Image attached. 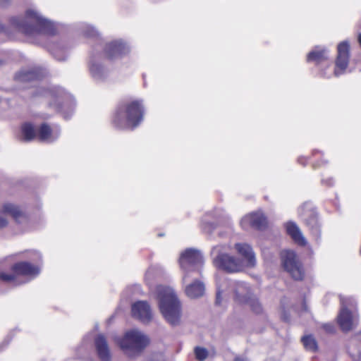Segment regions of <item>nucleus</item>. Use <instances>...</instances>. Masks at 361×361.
Returning a JSON list of instances; mask_svg holds the SVG:
<instances>
[{"label": "nucleus", "instance_id": "nucleus-1", "mask_svg": "<svg viewBox=\"0 0 361 361\" xmlns=\"http://www.w3.org/2000/svg\"><path fill=\"white\" fill-rule=\"evenodd\" d=\"M10 24L13 29L26 35H54L55 32L53 23L42 17L32 9L27 10L23 18L20 17L11 18Z\"/></svg>", "mask_w": 361, "mask_h": 361}, {"label": "nucleus", "instance_id": "nucleus-2", "mask_svg": "<svg viewBox=\"0 0 361 361\" xmlns=\"http://www.w3.org/2000/svg\"><path fill=\"white\" fill-rule=\"evenodd\" d=\"M160 312L168 323L172 326L180 324L181 309L180 301L171 288L157 287Z\"/></svg>", "mask_w": 361, "mask_h": 361}, {"label": "nucleus", "instance_id": "nucleus-3", "mask_svg": "<svg viewBox=\"0 0 361 361\" xmlns=\"http://www.w3.org/2000/svg\"><path fill=\"white\" fill-rule=\"evenodd\" d=\"M115 342L126 355L134 357L148 345L149 339L141 331L133 329L126 331L122 337H116Z\"/></svg>", "mask_w": 361, "mask_h": 361}, {"label": "nucleus", "instance_id": "nucleus-4", "mask_svg": "<svg viewBox=\"0 0 361 361\" xmlns=\"http://www.w3.org/2000/svg\"><path fill=\"white\" fill-rule=\"evenodd\" d=\"M142 116L141 102L133 101L118 109L114 122L120 128H135L142 120Z\"/></svg>", "mask_w": 361, "mask_h": 361}, {"label": "nucleus", "instance_id": "nucleus-5", "mask_svg": "<svg viewBox=\"0 0 361 361\" xmlns=\"http://www.w3.org/2000/svg\"><path fill=\"white\" fill-rule=\"evenodd\" d=\"M224 246L219 245L212 247L211 255L214 265L227 272H238L245 268L240 259L224 253Z\"/></svg>", "mask_w": 361, "mask_h": 361}, {"label": "nucleus", "instance_id": "nucleus-6", "mask_svg": "<svg viewBox=\"0 0 361 361\" xmlns=\"http://www.w3.org/2000/svg\"><path fill=\"white\" fill-rule=\"evenodd\" d=\"M204 262L200 251L190 248L185 250L180 255L179 263L183 271V283L188 281L190 273L196 272Z\"/></svg>", "mask_w": 361, "mask_h": 361}, {"label": "nucleus", "instance_id": "nucleus-7", "mask_svg": "<svg viewBox=\"0 0 361 361\" xmlns=\"http://www.w3.org/2000/svg\"><path fill=\"white\" fill-rule=\"evenodd\" d=\"M233 299L239 305L248 306L255 313L262 312V307L258 299L252 295L250 287L243 282L232 285Z\"/></svg>", "mask_w": 361, "mask_h": 361}, {"label": "nucleus", "instance_id": "nucleus-8", "mask_svg": "<svg viewBox=\"0 0 361 361\" xmlns=\"http://www.w3.org/2000/svg\"><path fill=\"white\" fill-rule=\"evenodd\" d=\"M341 309L338 316V323L343 331L353 330L357 324V318L355 313L348 310L353 307L355 300L348 298H341Z\"/></svg>", "mask_w": 361, "mask_h": 361}, {"label": "nucleus", "instance_id": "nucleus-9", "mask_svg": "<svg viewBox=\"0 0 361 361\" xmlns=\"http://www.w3.org/2000/svg\"><path fill=\"white\" fill-rule=\"evenodd\" d=\"M281 261L284 269L295 280H302L304 277L302 265L293 250H284L281 252Z\"/></svg>", "mask_w": 361, "mask_h": 361}, {"label": "nucleus", "instance_id": "nucleus-10", "mask_svg": "<svg viewBox=\"0 0 361 361\" xmlns=\"http://www.w3.org/2000/svg\"><path fill=\"white\" fill-rule=\"evenodd\" d=\"M237 253L241 257L243 267L252 268L256 265V257L251 246L247 243H239L234 245Z\"/></svg>", "mask_w": 361, "mask_h": 361}, {"label": "nucleus", "instance_id": "nucleus-11", "mask_svg": "<svg viewBox=\"0 0 361 361\" xmlns=\"http://www.w3.org/2000/svg\"><path fill=\"white\" fill-rule=\"evenodd\" d=\"M349 61V44L347 42H341L338 45V56L336 61L334 74L336 76L342 74L348 66Z\"/></svg>", "mask_w": 361, "mask_h": 361}, {"label": "nucleus", "instance_id": "nucleus-12", "mask_svg": "<svg viewBox=\"0 0 361 361\" xmlns=\"http://www.w3.org/2000/svg\"><path fill=\"white\" fill-rule=\"evenodd\" d=\"M1 207L7 216H10L17 224H24L27 221V216L23 209L13 202H4Z\"/></svg>", "mask_w": 361, "mask_h": 361}, {"label": "nucleus", "instance_id": "nucleus-13", "mask_svg": "<svg viewBox=\"0 0 361 361\" xmlns=\"http://www.w3.org/2000/svg\"><path fill=\"white\" fill-rule=\"evenodd\" d=\"M267 223L264 215L259 212L245 215L240 221V225L245 230L250 227L262 229L267 226Z\"/></svg>", "mask_w": 361, "mask_h": 361}, {"label": "nucleus", "instance_id": "nucleus-14", "mask_svg": "<svg viewBox=\"0 0 361 361\" xmlns=\"http://www.w3.org/2000/svg\"><path fill=\"white\" fill-rule=\"evenodd\" d=\"M133 316L143 322H147L152 319V312L147 302L138 301L132 305Z\"/></svg>", "mask_w": 361, "mask_h": 361}, {"label": "nucleus", "instance_id": "nucleus-15", "mask_svg": "<svg viewBox=\"0 0 361 361\" xmlns=\"http://www.w3.org/2000/svg\"><path fill=\"white\" fill-rule=\"evenodd\" d=\"M60 135V130L57 128H51L47 124L43 123L37 128V139L42 142H51Z\"/></svg>", "mask_w": 361, "mask_h": 361}, {"label": "nucleus", "instance_id": "nucleus-16", "mask_svg": "<svg viewBox=\"0 0 361 361\" xmlns=\"http://www.w3.org/2000/svg\"><path fill=\"white\" fill-rule=\"evenodd\" d=\"M43 71L39 68H25L16 73L15 80L23 82L39 79L43 77Z\"/></svg>", "mask_w": 361, "mask_h": 361}, {"label": "nucleus", "instance_id": "nucleus-17", "mask_svg": "<svg viewBox=\"0 0 361 361\" xmlns=\"http://www.w3.org/2000/svg\"><path fill=\"white\" fill-rule=\"evenodd\" d=\"M95 349L99 358L102 361H110V349L106 338L102 335H98L94 340Z\"/></svg>", "mask_w": 361, "mask_h": 361}, {"label": "nucleus", "instance_id": "nucleus-18", "mask_svg": "<svg viewBox=\"0 0 361 361\" xmlns=\"http://www.w3.org/2000/svg\"><path fill=\"white\" fill-rule=\"evenodd\" d=\"M44 96L48 99L49 106L58 111H63L67 105L63 101V93L61 91H46Z\"/></svg>", "mask_w": 361, "mask_h": 361}, {"label": "nucleus", "instance_id": "nucleus-19", "mask_svg": "<svg viewBox=\"0 0 361 361\" xmlns=\"http://www.w3.org/2000/svg\"><path fill=\"white\" fill-rule=\"evenodd\" d=\"M12 270L18 276H23L30 278L35 277L39 272L38 267L28 262L17 263L13 266Z\"/></svg>", "mask_w": 361, "mask_h": 361}, {"label": "nucleus", "instance_id": "nucleus-20", "mask_svg": "<svg viewBox=\"0 0 361 361\" xmlns=\"http://www.w3.org/2000/svg\"><path fill=\"white\" fill-rule=\"evenodd\" d=\"M128 47L121 41H114L106 44L105 52L109 58H116L128 53Z\"/></svg>", "mask_w": 361, "mask_h": 361}, {"label": "nucleus", "instance_id": "nucleus-21", "mask_svg": "<svg viewBox=\"0 0 361 361\" xmlns=\"http://www.w3.org/2000/svg\"><path fill=\"white\" fill-rule=\"evenodd\" d=\"M205 287L204 283L199 280H194L185 287L186 295L192 299L198 298L204 294Z\"/></svg>", "mask_w": 361, "mask_h": 361}, {"label": "nucleus", "instance_id": "nucleus-22", "mask_svg": "<svg viewBox=\"0 0 361 361\" xmlns=\"http://www.w3.org/2000/svg\"><path fill=\"white\" fill-rule=\"evenodd\" d=\"M287 233L290 236L292 240L299 245L304 246L307 244V240L303 235L300 228L293 222L287 223L286 226Z\"/></svg>", "mask_w": 361, "mask_h": 361}, {"label": "nucleus", "instance_id": "nucleus-23", "mask_svg": "<svg viewBox=\"0 0 361 361\" xmlns=\"http://www.w3.org/2000/svg\"><path fill=\"white\" fill-rule=\"evenodd\" d=\"M35 138H37V128L30 123H24L21 127V139L30 142Z\"/></svg>", "mask_w": 361, "mask_h": 361}, {"label": "nucleus", "instance_id": "nucleus-24", "mask_svg": "<svg viewBox=\"0 0 361 361\" xmlns=\"http://www.w3.org/2000/svg\"><path fill=\"white\" fill-rule=\"evenodd\" d=\"M328 59L327 51L319 47H317L314 50L310 51L307 56V61H314L317 63H319Z\"/></svg>", "mask_w": 361, "mask_h": 361}, {"label": "nucleus", "instance_id": "nucleus-25", "mask_svg": "<svg viewBox=\"0 0 361 361\" xmlns=\"http://www.w3.org/2000/svg\"><path fill=\"white\" fill-rule=\"evenodd\" d=\"M305 348L310 352H315L318 345L315 338L312 335L305 336L301 338Z\"/></svg>", "mask_w": 361, "mask_h": 361}, {"label": "nucleus", "instance_id": "nucleus-26", "mask_svg": "<svg viewBox=\"0 0 361 361\" xmlns=\"http://www.w3.org/2000/svg\"><path fill=\"white\" fill-rule=\"evenodd\" d=\"M194 354L197 360L204 361L209 357V352L205 348L196 346L194 348Z\"/></svg>", "mask_w": 361, "mask_h": 361}, {"label": "nucleus", "instance_id": "nucleus-27", "mask_svg": "<svg viewBox=\"0 0 361 361\" xmlns=\"http://www.w3.org/2000/svg\"><path fill=\"white\" fill-rule=\"evenodd\" d=\"M90 71L95 78L99 79L103 76L104 69L102 66L99 64H94L91 66Z\"/></svg>", "mask_w": 361, "mask_h": 361}, {"label": "nucleus", "instance_id": "nucleus-28", "mask_svg": "<svg viewBox=\"0 0 361 361\" xmlns=\"http://www.w3.org/2000/svg\"><path fill=\"white\" fill-rule=\"evenodd\" d=\"M18 276L12 271V274H6L4 272H1L0 274V279L5 282H11L15 281L17 279Z\"/></svg>", "mask_w": 361, "mask_h": 361}, {"label": "nucleus", "instance_id": "nucleus-29", "mask_svg": "<svg viewBox=\"0 0 361 361\" xmlns=\"http://www.w3.org/2000/svg\"><path fill=\"white\" fill-rule=\"evenodd\" d=\"M8 225L7 215L3 211L1 206L0 207V228H4Z\"/></svg>", "mask_w": 361, "mask_h": 361}, {"label": "nucleus", "instance_id": "nucleus-30", "mask_svg": "<svg viewBox=\"0 0 361 361\" xmlns=\"http://www.w3.org/2000/svg\"><path fill=\"white\" fill-rule=\"evenodd\" d=\"M156 276V269L155 267H150L145 274V280L147 283H150L151 281Z\"/></svg>", "mask_w": 361, "mask_h": 361}, {"label": "nucleus", "instance_id": "nucleus-31", "mask_svg": "<svg viewBox=\"0 0 361 361\" xmlns=\"http://www.w3.org/2000/svg\"><path fill=\"white\" fill-rule=\"evenodd\" d=\"M225 292V288L223 285H218L216 293V303L220 304L221 298L223 293Z\"/></svg>", "mask_w": 361, "mask_h": 361}, {"label": "nucleus", "instance_id": "nucleus-32", "mask_svg": "<svg viewBox=\"0 0 361 361\" xmlns=\"http://www.w3.org/2000/svg\"><path fill=\"white\" fill-rule=\"evenodd\" d=\"M307 224H312L313 228H315L316 231H317V220L316 216L314 213L311 214V218L310 221H307Z\"/></svg>", "mask_w": 361, "mask_h": 361}, {"label": "nucleus", "instance_id": "nucleus-33", "mask_svg": "<svg viewBox=\"0 0 361 361\" xmlns=\"http://www.w3.org/2000/svg\"><path fill=\"white\" fill-rule=\"evenodd\" d=\"M90 32H86L85 35L88 37H93L96 35L97 31L93 27H89Z\"/></svg>", "mask_w": 361, "mask_h": 361}, {"label": "nucleus", "instance_id": "nucleus-34", "mask_svg": "<svg viewBox=\"0 0 361 361\" xmlns=\"http://www.w3.org/2000/svg\"><path fill=\"white\" fill-rule=\"evenodd\" d=\"M324 327L327 332L331 333L334 331V326L331 324H325Z\"/></svg>", "mask_w": 361, "mask_h": 361}, {"label": "nucleus", "instance_id": "nucleus-35", "mask_svg": "<svg viewBox=\"0 0 361 361\" xmlns=\"http://www.w3.org/2000/svg\"><path fill=\"white\" fill-rule=\"evenodd\" d=\"M11 2V0H0V6H6Z\"/></svg>", "mask_w": 361, "mask_h": 361}, {"label": "nucleus", "instance_id": "nucleus-36", "mask_svg": "<svg viewBox=\"0 0 361 361\" xmlns=\"http://www.w3.org/2000/svg\"><path fill=\"white\" fill-rule=\"evenodd\" d=\"M234 361H248V360L245 357L238 356L235 358Z\"/></svg>", "mask_w": 361, "mask_h": 361}, {"label": "nucleus", "instance_id": "nucleus-37", "mask_svg": "<svg viewBox=\"0 0 361 361\" xmlns=\"http://www.w3.org/2000/svg\"><path fill=\"white\" fill-rule=\"evenodd\" d=\"M358 42H359V44H360V46H361V33L358 35Z\"/></svg>", "mask_w": 361, "mask_h": 361}, {"label": "nucleus", "instance_id": "nucleus-38", "mask_svg": "<svg viewBox=\"0 0 361 361\" xmlns=\"http://www.w3.org/2000/svg\"><path fill=\"white\" fill-rule=\"evenodd\" d=\"M266 361H274V360H271V359H268V360H267Z\"/></svg>", "mask_w": 361, "mask_h": 361}]
</instances>
